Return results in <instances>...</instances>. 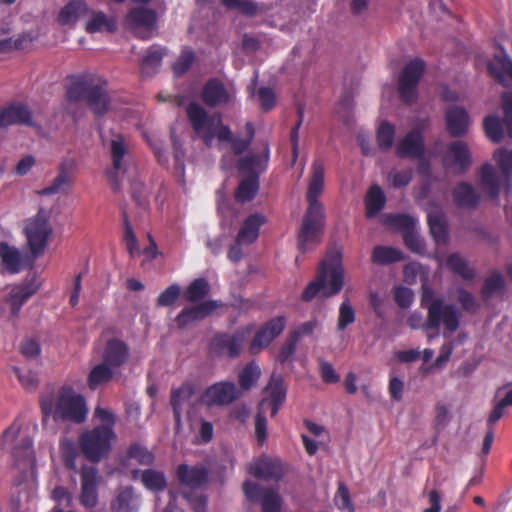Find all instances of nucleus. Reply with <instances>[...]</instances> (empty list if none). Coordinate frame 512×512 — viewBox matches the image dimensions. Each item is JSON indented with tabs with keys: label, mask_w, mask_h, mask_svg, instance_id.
<instances>
[{
	"label": "nucleus",
	"mask_w": 512,
	"mask_h": 512,
	"mask_svg": "<svg viewBox=\"0 0 512 512\" xmlns=\"http://www.w3.org/2000/svg\"><path fill=\"white\" fill-rule=\"evenodd\" d=\"M122 219L124 226V234L123 241L126 245L127 251L131 257H134L136 253L139 251V245L136 238V235L133 231V227L129 221L127 212L125 210L122 211Z\"/></svg>",
	"instance_id": "54"
},
{
	"label": "nucleus",
	"mask_w": 512,
	"mask_h": 512,
	"mask_svg": "<svg viewBox=\"0 0 512 512\" xmlns=\"http://www.w3.org/2000/svg\"><path fill=\"white\" fill-rule=\"evenodd\" d=\"M257 96L264 112L270 111L276 105V95L270 87H260Z\"/></svg>",
	"instance_id": "62"
},
{
	"label": "nucleus",
	"mask_w": 512,
	"mask_h": 512,
	"mask_svg": "<svg viewBox=\"0 0 512 512\" xmlns=\"http://www.w3.org/2000/svg\"><path fill=\"white\" fill-rule=\"evenodd\" d=\"M239 391L235 383L220 381L207 387L200 397L202 404L212 406H225L239 398Z\"/></svg>",
	"instance_id": "14"
},
{
	"label": "nucleus",
	"mask_w": 512,
	"mask_h": 512,
	"mask_svg": "<svg viewBox=\"0 0 512 512\" xmlns=\"http://www.w3.org/2000/svg\"><path fill=\"white\" fill-rule=\"evenodd\" d=\"M90 8L83 0H71L61 8L58 14V22L61 25L74 24L79 17L87 16Z\"/></svg>",
	"instance_id": "33"
},
{
	"label": "nucleus",
	"mask_w": 512,
	"mask_h": 512,
	"mask_svg": "<svg viewBox=\"0 0 512 512\" xmlns=\"http://www.w3.org/2000/svg\"><path fill=\"white\" fill-rule=\"evenodd\" d=\"M40 285L35 279H29L14 286L6 297L10 306L11 314L18 316L22 306L39 290Z\"/></svg>",
	"instance_id": "20"
},
{
	"label": "nucleus",
	"mask_w": 512,
	"mask_h": 512,
	"mask_svg": "<svg viewBox=\"0 0 512 512\" xmlns=\"http://www.w3.org/2000/svg\"><path fill=\"white\" fill-rule=\"evenodd\" d=\"M487 68L489 73L500 83L503 82L504 75L512 79V60L506 54L496 56Z\"/></svg>",
	"instance_id": "46"
},
{
	"label": "nucleus",
	"mask_w": 512,
	"mask_h": 512,
	"mask_svg": "<svg viewBox=\"0 0 512 512\" xmlns=\"http://www.w3.org/2000/svg\"><path fill=\"white\" fill-rule=\"evenodd\" d=\"M248 472L255 478L261 480L279 481L283 478L285 469L283 463L279 459H272L264 456L250 464Z\"/></svg>",
	"instance_id": "18"
},
{
	"label": "nucleus",
	"mask_w": 512,
	"mask_h": 512,
	"mask_svg": "<svg viewBox=\"0 0 512 512\" xmlns=\"http://www.w3.org/2000/svg\"><path fill=\"white\" fill-rule=\"evenodd\" d=\"M355 318V310L350 304L349 299L344 300L339 307L337 329L343 331L347 326L354 323Z\"/></svg>",
	"instance_id": "58"
},
{
	"label": "nucleus",
	"mask_w": 512,
	"mask_h": 512,
	"mask_svg": "<svg viewBox=\"0 0 512 512\" xmlns=\"http://www.w3.org/2000/svg\"><path fill=\"white\" fill-rule=\"evenodd\" d=\"M195 389L191 383H184L177 389H172L170 396V405L173 410L174 417L177 421L181 417V407L186 401L194 395Z\"/></svg>",
	"instance_id": "40"
},
{
	"label": "nucleus",
	"mask_w": 512,
	"mask_h": 512,
	"mask_svg": "<svg viewBox=\"0 0 512 512\" xmlns=\"http://www.w3.org/2000/svg\"><path fill=\"white\" fill-rule=\"evenodd\" d=\"M259 191L258 173H250L240 181L235 192V199L238 202L245 203L254 199Z\"/></svg>",
	"instance_id": "36"
},
{
	"label": "nucleus",
	"mask_w": 512,
	"mask_h": 512,
	"mask_svg": "<svg viewBox=\"0 0 512 512\" xmlns=\"http://www.w3.org/2000/svg\"><path fill=\"white\" fill-rule=\"evenodd\" d=\"M51 233L52 228L48 219L42 213H38L27 223L25 234L32 254L37 256L44 251Z\"/></svg>",
	"instance_id": "12"
},
{
	"label": "nucleus",
	"mask_w": 512,
	"mask_h": 512,
	"mask_svg": "<svg viewBox=\"0 0 512 512\" xmlns=\"http://www.w3.org/2000/svg\"><path fill=\"white\" fill-rule=\"evenodd\" d=\"M384 224L401 232L402 235L415 228V219L408 214H386Z\"/></svg>",
	"instance_id": "49"
},
{
	"label": "nucleus",
	"mask_w": 512,
	"mask_h": 512,
	"mask_svg": "<svg viewBox=\"0 0 512 512\" xmlns=\"http://www.w3.org/2000/svg\"><path fill=\"white\" fill-rule=\"evenodd\" d=\"M110 152L113 162V169L111 171H108L107 175L113 189L117 190L119 188V184L116 175L118 172L125 171L123 158L127 153V148L122 136H117L115 139L111 141Z\"/></svg>",
	"instance_id": "28"
},
{
	"label": "nucleus",
	"mask_w": 512,
	"mask_h": 512,
	"mask_svg": "<svg viewBox=\"0 0 512 512\" xmlns=\"http://www.w3.org/2000/svg\"><path fill=\"white\" fill-rule=\"evenodd\" d=\"M88 15L90 20L86 23L85 30L89 34L98 32L114 33L117 30V22L115 18L108 17L102 11H94L90 9Z\"/></svg>",
	"instance_id": "32"
},
{
	"label": "nucleus",
	"mask_w": 512,
	"mask_h": 512,
	"mask_svg": "<svg viewBox=\"0 0 512 512\" xmlns=\"http://www.w3.org/2000/svg\"><path fill=\"white\" fill-rule=\"evenodd\" d=\"M176 477L182 485L197 488L208 481V470L204 466L180 464L176 469Z\"/></svg>",
	"instance_id": "26"
},
{
	"label": "nucleus",
	"mask_w": 512,
	"mask_h": 512,
	"mask_svg": "<svg viewBox=\"0 0 512 512\" xmlns=\"http://www.w3.org/2000/svg\"><path fill=\"white\" fill-rule=\"evenodd\" d=\"M386 198L384 192L378 185L369 188L365 198L367 218L375 217L385 206Z\"/></svg>",
	"instance_id": "41"
},
{
	"label": "nucleus",
	"mask_w": 512,
	"mask_h": 512,
	"mask_svg": "<svg viewBox=\"0 0 512 512\" xmlns=\"http://www.w3.org/2000/svg\"><path fill=\"white\" fill-rule=\"evenodd\" d=\"M210 292V285L205 278L193 280L185 290L184 297L188 302L202 301Z\"/></svg>",
	"instance_id": "47"
},
{
	"label": "nucleus",
	"mask_w": 512,
	"mask_h": 512,
	"mask_svg": "<svg viewBox=\"0 0 512 512\" xmlns=\"http://www.w3.org/2000/svg\"><path fill=\"white\" fill-rule=\"evenodd\" d=\"M262 512H280L282 499L280 495L272 489H265L261 498Z\"/></svg>",
	"instance_id": "57"
},
{
	"label": "nucleus",
	"mask_w": 512,
	"mask_h": 512,
	"mask_svg": "<svg viewBox=\"0 0 512 512\" xmlns=\"http://www.w3.org/2000/svg\"><path fill=\"white\" fill-rule=\"evenodd\" d=\"M333 501L340 511L355 512V507L351 500L349 489L342 481L338 482L337 491L334 495Z\"/></svg>",
	"instance_id": "53"
},
{
	"label": "nucleus",
	"mask_w": 512,
	"mask_h": 512,
	"mask_svg": "<svg viewBox=\"0 0 512 512\" xmlns=\"http://www.w3.org/2000/svg\"><path fill=\"white\" fill-rule=\"evenodd\" d=\"M453 201L459 208L475 209L480 202V195L467 182L458 183L452 192Z\"/></svg>",
	"instance_id": "30"
},
{
	"label": "nucleus",
	"mask_w": 512,
	"mask_h": 512,
	"mask_svg": "<svg viewBox=\"0 0 512 512\" xmlns=\"http://www.w3.org/2000/svg\"><path fill=\"white\" fill-rule=\"evenodd\" d=\"M447 268L454 274L465 280H472L475 277V270L468 265V262L458 253H452L446 260Z\"/></svg>",
	"instance_id": "43"
},
{
	"label": "nucleus",
	"mask_w": 512,
	"mask_h": 512,
	"mask_svg": "<svg viewBox=\"0 0 512 512\" xmlns=\"http://www.w3.org/2000/svg\"><path fill=\"white\" fill-rule=\"evenodd\" d=\"M471 152L468 145L462 140L452 141L443 158L445 168H454L456 174L465 173L471 166Z\"/></svg>",
	"instance_id": "15"
},
{
	"label": "nucleus",
	"mask_w": 512,
	"mask_h": 512,
	"mask_svg": "<svg viewBox=\"0 0 512 512\" xmlns=\"http://www.w3.org/2000/svg\"><path fill=\"white\" fill-rule=\"evenodd\" d=\"M129 357V348L125 342L119 339H111L107 342L103 352V362L110 367L122 366Z\"/></svg>",
	"instance_id": "29"
},
{
	"label": "nucleus",
	"mask_w": 512,
	"mask_h": 512,
	"mask_svg": "<svg viewBox=\"0 0 512 512\" xmlns=\"http://www.w3.org/2000/svg\"><path fill=\"white\" fill-rule=\"evenodd\" d=\"M107 86V81L95 74L73 76L66 88V98L70 103L86 101L91 111L95 115L101 116L109 108L110 98Z\"/></svg>",
	"instance_id": "4"
},
{
	"label": "nucleus",
	"mask_w": 512,
	"mask_h": 512,
	"mask_svg": "<svg viewBox=\"0 0 512 512\" xmlns=\"http://www.w3.org/2000/svg\"><path fill=\"white\" fill-rule=\"evenodd\" d=\"M269 156V145L266 143L262 154H251L240 158L237 168L240 173L245 175H250V173H258L259 175L267 169Z\"/></svg>",
	"instance_id": "27"
},
{
	"label": "nucleus",
	"mask_w": 512,
	"mask_h": 512,
	"mask_svg": "<svg viewBox=\"0 0 512 512\" xmlns=\"http://www.w3.org/2000/svg\"><path fill=\"white\" fill-rule=\"evenodd\" d=\"M501 107L504 113L502 120L494 115H488L483 120L485 134L494 143L502 141L503 126L506 128L508 136L512 138V93L506 92L502 95Z\"/></svg>",
	"instance_id": "10"
},
{
	"label": "nucleus",
	"mask_w": 512,
	"mask_h": 512,
	"mask_svg": "<svg viewBox=\"0 0 512 512\" xmlns=\"http://www.w3.org/2000/svg\"><path fill=\"white\" fill-rule=\"evenodd\" d=\"M395 126L388 121H383L377 130V142L383 151L389 150L394 142Z\"/></svg>",
	"instance_id": "55"
},
{
	"label": "nucleus",
	"mask_w": 512,
	"mask_h": 512,
	"mask_svg": "<svg viewBox=\"0 0 512 512\" xmlns=\"http://www.w3.org/2000/svg\"><path fill=\"white\" fill-rule=\"evenodd\" d=\"M0 260L3 270L8 274H17L22 270L23 259L20 251L6 241L0 242Z\"/></svg>",
	"instance_id": "31"
},
{
	"label": "nucleus",
	"mask_w": 512,
	"mask_h": 512,
	"mask_svg": "<svg viewBox=\"0 0 512 512\" xmlns=\"http://www.w3.org/2000/svg\"><path fill=\"white\" fill-rule=\"evenodd\" d=\"M253 325L241 327L233 333H216L209 344L210 353L215 356H228L237 358L242 350L247 335L252 331Z\"/></svg>",
	"instance_id": "8"
},
{
	"label": "nucleus",
	"mask_w": 512,
	"mask_h": 512,
	"mask_svg": "<svg viewBox=\"0 0 512 512\" xmlns=\"http://www.w3.org/2000/svg\"><path fill=\"white\" fill-rule=\"evenodd\" d=\"M137 508V496L130 486L120 489L110 504L112 512H136Z\"/></svg>",
	"instance_id": "34"
},
{
	"label": "nucleus",
	"mask_w": 512,
	"mask_h": 512,
	"mask_svg": "<svg viewBox=\"0 0 512 512\" xmlns=\"http://www.w3.org/2000/svg\"><path fill=\"white\" fill-rule=\"evenodd\" d=\"M76 167L73 159L63 160L58 167V174L50 185L39 191L40 195L48 196L68 192L72 183V173Z\"/></svg>",
	"instance_id": "22"
},
{
	"label": "nucleus",
	"mask_w": 512,
	"mask_h": 512,
	"mask_svg": "<svg viewBox=\"0 0 512 512\" xmlns=\"http://www.w3.org/2000/svg\"><path fill=\"white\" fill-rule=\"evenodd\" d=\"M235 94L230 92L218 78L208 80L201 92L202 101L209 107L225 106L234 101Z\"/></svg>",
	"instance_id": "16"
},
{
	"label": "nucleus",
	"mask_w": 512,
	"mask_h": 512,
	"mask_svg": "<svg viewBox=\"0 0 512 512\" xmlns=\"http://www.w3.org/2000/svg\"><path fill=\"white\" fill-rule=\"evenodd\" d=\"M267 222V218L261 213H253L247 216L240 226L235 241L238 244H253L259 237L260 228Z\"/></svg>",
	"instance_id": "25"
},
{
	"label": "nucleus",
	"mask_w": 512,
	"mask_h": 512,
	"mask_svg": "<svg viewBox=\"0 0 512 512\" xmlns=\"http://www.w3.org/2000/svg\"><path fill=\"white\" fill-rule=\"evenodd\" d=\"M481 186L491 200L498 202L500 184L494 167L489 163L481 167Z\"/></svg>",
	"instance_id": "37"
},
{
	"label": "nucleus",
	"mask_w": 512,
	"mask_h": 512,
	"mask_svg": "<svg viewBox=\"0 0 512 512\" xmlns=\"http://www.w3.org/2000/svg\"><path fill=\"white\" fill-rule=\"evenodd\" d=\"M421 306L427 310L426 320H423L420 312H413L407 318L410 328L422 329L429 340L438 337L441 325L444 326V337L458 330L461 314L457 307L436 297L433 290L425 285L422 287Z\"/></svg>",
	"instance_id": "1"
},
{
	"label": "nucleus",
	"mask_w": 512,
	"mask_h": 512,
	"mask_svg": "<svg viewBox=\"0 0 512 512\" xmlns=\"http://www.w3.org/2000/svg\"><path fill=\"white\" fill-rule=\"evenodd\" d=\"M141 481L143 485L151 491H163L167 487V480L162 471L154 469H146L141 473Z\"/></svg>",
	"instance_id": "48"
},
{
	"label": "nucleus",
	"mask_w": 512,
	"mask_h": 512,
	"mask_svg": "<svg viewBox=\"0 0 512 512\" xmlns=\"http://www.w3.org/2000/svg\"><path fill=\"white\" fill-rule=\"evenodd\" d=\"M426 63L423 59L415 57L403 67L398 78V95L402 102L412 104L418 97V84L424 75Z\"/></svg>",
	"instance_id": "7"
},
{
	"label": "nucleus",
	"mask_w": 512,
	"mask_h": 512,
	"mask_svg": "<svg viewBox=\"0 0 512 512\" xmlns=\"http://www.w3.org/2000/svg\"><path fill=\"white\" fill-rule=\"evenodd\" d=\"M126 23L133 29L144 27L152 29L156 23V14L147 8H133L126 16Z\"/></svg>",
	"instance_id": "35"
},
{
	"label": "nucleus",
	"mask_w": 512,
	"mask_h": 512,
	"mask_svg": "<svg viewBox=\"0 0 512 512\" xmlns=\"http://www.w3.org/2000/svg\"><path fill=\"white\" fill-rule=\"evenodd\" d=\"M60 453L64 466L70 471H76V458L78 449L76 444L69 439H65L60 444Z\"/></svg>",
	"instance_id": "52"
},
{
	"label": "nucleus",
	"mask_w": 512,
	"mask_h": 512,
	"mask_svg": "<svg viewBox=\"0 0 512 512\" xmlns=\"http://www.w3.org/2000/svg\"><path fill=\"white\" fill-rule=\"evenodd\" d=\"M404 259L402 251L393 247L377 245L372 250L371 261L377 265H389Z\"/></svg>",
	"instance_id": "38"
},
{
	"label": "nucleus",
	"mask_w": 512,
	"mask_h": 512,
	"mask_svg": "<svg viewBox=\"0 0 512 512\" xmlns=\"http://www.w3.org/2000/svg\"><path fill=\"white\" fill-rule=\"evenodd\" d=\"M43 422L52 416L58 422L83 423L87 418L88 409L85 398L70 385H63L52 394L42 395L39 400Z\"/></svg>",
	"instance_id": "3"
},
{
	"label": "nucleus",
	"mask_w": 512,
	"mask_h": 512,
	"mask_svg": "<svg viewBox=\"0 0 512 512\" xmlns=\"http://www.w3.org/2000/svg\"><path fill=\"white\" fill-rule=\"evenodd\" d=\"M13 372L26 391L32 392L37 389L39 380L36 373L30 370L22 371L19 367H13Z\"/></svg>",
	"instance_id": "59"
},
{
	"label": "nucleus",
	"mask_w": 512,
	"mask_h": 512,
	"mask_svg": "<svg viewBox=\"0 0 512 512\" xmlns=\"http://www.w3.org/2000/svg\"><path fill=\"white\" fill-rule=\"evenodd\" d=\"M181 293L180 286L178 284H171L163 292L160 293L156 300L158 307H169L172 306Z\"/></svg>",
	"instance_id": "60"
},
{
	"label": "nucleus",
	"mask_w": 512,
	"mask_h": 512,
	"mask_svg": "<svg viewBox=\"0 0 512 512\" xmlns=\"http://www.w3.org/2000/svg\"><path fill=\"white\" fill-rule=\"evenodd\" d=\"M113 378V371L110 366L102 362L95 365L87 377V385L91 390H96L100 385L109 382Z\"/></svg>",
	"instance_id": "42"
},
{
	"label": "nucleus",
	"mask_w": 512,
	"mask_h": 512,
	"mask_svg": "<svg viewBox=\"0 0 512 512\" xmlns=\"http://www.w3.org/2000/svg\"><path fill=\"white\" fill-rule=\"evenodd\" d=\"M187 118L194 129V131L198 134L206 131L203 136V140L205 144H210L214 138L213 134V118L209 117L206 110L198 103L191 102L186 108Z\"/></svg>",
	"instance_id": "17"
},
{
	"label": "nucleus",
	"mask_w": 512,
	"mask_h": 512,
	"mask_svg": "<svg viewBox=\"0 0 512 512\" xmlns=\"http://www.w3.org/2000/svg\"><path fill=\"white\" fill-rule=\"evenodd\" d=\"M427 222L430 233L437 244H446L448 241V225L442 213H429Z\"/></svg>",
	"instance_id": "39"
},
{
	"label": "nucleus",
	"mask_w": 512,
	"mask_h": 512,
	"mask_svg": "<svg viewBox=\"0 0 512 512\" xmlns=\"http://www.w3.org/2000/svg\"><path fill=\"white\" fill-rule=\"evenodd\" d=\"M81 491L79 502L87 509L97 506L99 501L98 487L101 482V476L96 467L83 465L80 469Z\"/></svg>",
	"instance_id": "13"
},
{
	"label": "nucleus",
	"mask_w": 512,
	"mask_h": 512,
	"mask_svg": "<svg viewBox=\"0 0 512 512\" xmlns=\"http://www.w3.org/2000/svg\"><path fill=\"white\" fill-rule=\"evenodd\" d=\"M115 438L116 434L114 431L104 427H94L80 435L79 446L87 460L98 463L108 457L112 441Z\"/></svg>",
	"instance_id": "6"
},
{
	"label": "nucleus",
	"mask_w": 512,
	"mask_h": 512,
	"mask_svg": "<svg viewBox=\"0 0 512 512\" xmlns=\"http://www.w3.org/2000/svg\"><path fill=\"white\" fill-rule=\"evenodd\" d=\"M12 125H34L32 112L27 105L13 103L6 107H0V130Z\"/></svg>",
	"instance_id": "19"
},
{
	"label": "nucleus",
	"mask_w": 512,
	"mask_h": 512,
	"mask_svg": "<svg viewBox=\"0 0 512 512\" xmlns=\"http://www.w3.org/2000/svg\"><path fill=\"white\" fill-rule=\"evenodd\" d=\"M193 61L194 53L191 50L182 51L177 61L172 66L174 74L180 76L186 73L192 66Z\"/></svg>",
	"instance_id": "61"
},
{
	"label": "nucleus",
	"mask_w": 512,
	"mask_h": 512,
	"mask_svg": "<svg viewBox=\"0 0 512 512\" xmlns=\"http://www.w3.org/2000/svg\"><path fill=\"white\" fill-rule=\"evenodd\" d=\"M493 157L506 178L505 192L508 194L512 187L510 181V177L512 176V150L500 148L494 152Z\"/></svg>",
	"instance_id": "44"
},
{
	"label": "nucleus",
	"mask_w": 512,
	"mask_h": 512,
	"mask_svg": "<svg viewBox=\"0 0 512 512\" xmlns=\"http://www.w3.org/2000/svg\"><path fill=\"white\" fill-rule=\"evenodd\" d=\"M185 499L193 512H207V496L195 492H188L184 494Z\"/></svg>",
	"instance_id": "64"
},
{
	"label": "nucleus",
	"mask_w": 512,
	"mask_h": 512,
	"mask_svg": "<svg viewBox=\"0 0 512 512\" xmlns=\"http://www.w3.org/2000/svg\"><path fill=\"white\" fill-rule=\"evenodd\" d=\"M394 299L400 308L407 309L413 303L414 294L410 288L398 286L394 290Z\"/></svg>",
	"instance_id": "63"
},
{
	"label": "nucleus",
	"mask_w": 512,
	"mask_h": 512,
	"mask_svg": "<svg viewBox=\"0 0 512 512\" xmlns=\"http://www.w3.org/2000/svg\"><path fill=\"white\" fill-rule=\"evenodd\" d=\"M324 188V164L315 160L312 164L311 177L306 194L308 207L304 214L298 235V249L305 253L321 241L325 224V213L318 200Z\"/></svg>",
	"instance_id": "2"
},
{
	"label": "nucleus",
	"mask_w": 512,
	"mask_h": 512,
	"mask_svg": "<svg viewBox=\"0 0 512 512\" xmlns=\"http://www.w3.org/2000/svg\"><path fill=\"white\" fill-rule=\"evenodd\" d=\"M127 456L135 459L140 465L150 466L154 462V455L145 446L133 443L127 450Z\"/></svg>",
	"instance_id": "56"
},
{
	"label": "nucleus",
	"mask_w": 512,
	"mask_h": 512,
	"mask_svg": "<svg viewBox=\"0 0 512 512\" xmlns=\"http://www.w3.org/2000/svg\"><path fill=\"white\" fill-rule=\"evenodd\" d=\"M505 281L501 273L497 270L492 271L491 274L484 280L481 288V295L483 299L487 300L493 296L497 291L503 290Z\"/></svg>",
	"instance_id": "51"
},
{
	"label": "nucleus",
	"mask_w": 512,
	"mask_h": 512,
	"mask_svg": "<svg viewBox=\"0 0 512 512\" xmlns=\"http://www.w3.org/2000/svg\"><path fill=\"white\" fill-rule=\"evenodd\" d=\"M3 444H13L12 456L17 465L30 466L35 463L33 441L28 435H21L20 426L12 424L2 434Z\"/></svg>",
	"instance_id": "9"
},
{
	"label": "nucleus",
	"mask_w": 512,
	"mask_h": 512,
	"mask_svg": "<svg viewBox=\"0 0 512 512\" xmlns=\"http://www.w3.org/2000/svg\"><path fill=\"white\" fill-rule=\"evenodd\" d=\"M344 285V269L342 267L341 254L331 252L321 261L316 279L311 281L303 290L301 299L309 302L318 293L324 297H332L338 294Z\"/></svg>",
	"instance_id": "5"
},
{
	"label": "nucleus",
	"mask_w": 512,
	"mask_h": 512,
	"mask_svg": "<svg viewBox=\"0 0 512 512\" xmlns=\"http://www.w3.org/2000/svg\"><path fill=\"white\" fill-rule=\"evenodd\" d=\"M287 319L283 315L271 318L265 322L254 334L249 351L251 354H257L267 348L285 329Z\"/></svg>",
	"instance_id": "11"
},
{
	"label": "nucleus",
	"mask_w": 512,
	"mask_h": 512,
	"mask_svg": "<svg viewBox=\"0 0 512 512\" xmlns=\"http://www.w3.org/2000/svg\"><path fill=\"white\" fill-rule=\"evenodd\" d=\"M445 123L449 135L459 138L467 134L470 126V117L463 107L451 106L445 112Z\"/></svg>",
	"instance_id": "23"
},
{
	"label": "nucleus",
	"mask_w": 512,
	"mask_h": 512,
	"mask_svg": "<svg viewBox=\"0 0 512 512\" xmlns=\"http://www.w3.org/2000/svg\"><path fill=\"white\" fill-rule=\"evenodd\" d=\"M164 56L163 49H150L146 56L143 58L141 63V72L146 76H151L156 73L158 68L161 65L162 59Z\"/></svg>",
	"instance_id": "50"
},
{
	"label": "nucleus",
	"mask_w": 512,
	"mask_h": 512,
	"mask_svg": "<svg viewBox=\"0 0 512 512\" xmlns=\"http://www.w3.org/2000/svg\"><path fill=\"white\" fill-rule=\"evenodd\" d=\"M261 370L258 364L253 360L247 363L238 374V382L241 389L250 390L259 380Z\"/></svg>",
	"instance_id": "45"
},
{
	"label": "nucleus",
	"mask_w": 512,
	"mask_h": 512,
	"mask_svg": "<svg viewBox=\"0 0 512 512\" xmlns=\"http://www.w3.org/2000/svg\"><path fill=\"white\" fill-rule=\"evenodd\" d=\"M396 154L400 158H422L425 154V144L420 129H413L401 139L396 146Z\"/></svg>",
	"instance_id": "21"
},
{
	"label": "nucleus",
	"mask_w": 512,
	"mask_h": 512,
	"mask_svg": "<svg viewBox=\"0 0 512 512\" xmlns=\"http://www.w3.org/2000/svg\"><path fill=\"white\" fill-rule=\"evenodd\" d=\"M265 390L268 392V397L262 399L260 408L268 406L271 410V416L274 417L286 399V388L283 378L280 375L272 374Z\"/></svg>",
	"instance_id": "24"
}]
</instances>
